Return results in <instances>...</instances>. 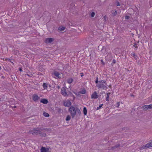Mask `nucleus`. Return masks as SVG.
Returning <instances> with one entry per match:
<instances>
[{
    "mask_svg": "<svg viewBox=\"0 0 152 152\" xmlns=\"http://www.w3.org/2000/svg\"><path fill=\"white\" fill-rule=\"evenodd\" d=\"M49 130V129L47 128H44L43 127L38 128L37 129H34L33 130L29 131L28 133L29 134H31L34 135H37L39 134L40 136L45 137L46 136V134L42 131L44 132L45 131H48Z\"/></svg>",
    "mask_w": 152,
    "mask_h": 152,
    "instance_id": "nucleus-1",
    "label": "nucleus"
},
{
    "mask_svg": "<svg viewBox=\"0 0 152 152\" xmlns=\"http://www.w3.org/2000/svg\"><path fill=\"white\" fill-rule=\"evenodd\" d=\"M69 112L71 115L72 118H73L76 114V113H78L79 115L81 114V112L80 109L77 108H76L73 106H71L69 108Z\"/></svg>",
    "mask_w": 152,
    "mask_h": 152,
    "instance_id": "nucleus-2",
    "label": "nucleus"
},
{
    "mask_svg": "<svg viewBox=\"0 0 152 152\" xmlns=\"http://www.w3.org/2000/svg\"><path fill=\"white\" fill-rule=\"evenodd\" d=\"M96 86L99 89H104L105 88L106 89L107 88V83L106 81L104 80L99 81V82L96 85Z\"/></svg>",
    "mask_w": 152,
    "mask_h": 152,
    "instance_id": "nucleus-3",
    "label": "nucleus"
},
{
    "mask_svg": "<svg viewBox=\"0 0 152 152\" xmlns=\"http://www.w3.org/2000/svg\"><path fill=\"white\" fill-rule=\"evenodd\" d=\"M102 47V49L101 50V51L102 52V53H103L104 54H107V52L106 51V48L105 46H102L101 45H100L98 46V50H99V48Z\"/></svg>",
    "mask_w": 152,
    "mask_h": 152,
    "instance_id": "nucleus-4",
    "label": "nucleus"
},
{
    "mask_svg": "<svg viewBox=\"0 0 152 152\" xmlns=\"http://www.w3.org/2000/svg\"><path fill=\"white\" fill-rule=\"evenodd\" d=\"M61 93L63 96H68L66 89L64 87H63L61 88Z\"/></svg>",
    "mask_w": 152,
    "mask_h": 152,
    "instance_id": "nucleus-5",
    "label": "nucleus"
},
{
    "mask_svg": "<svg viewBox=\"0 0 152 152\" xmlns=\"http://www.w3.org/2000/svg\"><path fill=\"white\" fill-rule=\"evenodd\" d=\"M71 104V103L70 101L67 100L64 102V105L66 107H69Z\"/></svg>",
    "mask_w": 152,
    "mask_h": 152,
    "instance_id": "nucleus-6",
    "label": "nucleus"
},
{
    "mask_svg": "<svg viewBox=\"0 0 152 152\" xmlns=\"http://www.w3.org/2000/svg\"><path fill=\"white\" fill-rule=\"evenodd\" d=\"M39 98V97L37 94H34L32 96V99L35 102L37 101Z\"/></svg>",
    "mask_w": 152,
    "mask_h": 152,
    "instance_id": "nucleus-7",
    "label": "nucleus"
},
{
    "mask_svg": "<svg viewBox=\"0 0 152 152\" xmlns=\"http://www.w3.org/2000/svg\"><path fill=\"white\" fill-rule=\"evenodd\" d=\"M54 40V39L52 38H47L45 39V42L46 43H50Z\"/></svg>",
    "mask_w": 152,
    "mask_h": 152,
    "instance_id": "nucleus-8",
    "label": "nucleus"
},
{
    "mask_svg": "<svg viewBox=\"0 0 152 152\" xmlns=\"http://www.w3.org/2000/svg\"><path fill=\"white\" fill-rule=\"evenodd\" d=\"M98 97L96 91H94L91 95V98L96 99Z\"/></svg>",
    "mask_w": 152,
    "mask_h": 152,
    "instance_id": "nucleus-9",
    "label": "nucleus"
},
{
    "mask_svg": "<svg viewBox=\"0 0 152 152\" xmlns=\"http://www.w3.org/2000/svg\"><path fill=\"white\" fill-rule=\"evenodd\" d=\"M145 146L146 149L152 147V142L148 143L145 145Z\"/></svg>",
    "mask_w": 152,
    "mask_h": 152,
    "instance_id": "nucleus-10",
    "label": "nucleus"
},
{
    "mask_svg": "<svg viewBox=\"0 0 152 152\" xmlns=\"http://www.w3.org/2000/svg\"><path fill=\"white\" fill-rule=\"evenodd\" d=\"M40 102L43 103L44 104H47L48 102V100L45 99H42Z\"/></svg>",
    "mask_w": 152,
    "mask_h": 152,
    "instance_id": "nucleus-11",
    "label": "nucleus"
},
{
    "mask_svg": "<svg viewBox=\"0 0 152 152\" xmlns=\"http://www.w3.org/2000/svg\"><path fill=\"white\" fill-rule=\"evenodd\" d=\"M48 149H46L45 147H42L41 149V152H47Z\"/></svg>",
    "mask_w": 152,
    "mask_h": 152,
    "instance_id": "nucleus-12",
    "label": "nucleus"
},
{
    "mask_svg": "<svg viewBox=\"0 0 152 152\" xmlns=\"http://www.w3.org/2000/svg\"><path fill=\"white\" fill-rule=\"evenodd\" d=\"M131 55L136 60H137L138 58V56L134 53H132L131 54Z\"/></svg>",
    "mask_w": 152,
    "mask_h": 152,
    "instance_id": "nucleus-13",
    "label": "nucleus"
},
{
    "mask_svg": "<svg viewBox=\"0 0 152 152\" xmlns=\"http://www.w3.org/2000/svg\"><path fill=\"white\" fill-rule=\"evenodd\" d=\"M120 144H118L115 146L112 147H111V149L114 150L116 148L120 147Z\"/></svg>",
    "mask_w": 152,
    "mask_h": 152,
    "instance_id": "nucleus-14",
    "label": "nucleus"
},
{
    "mask_svg": "<svg viewBox=\"0 0 152 152\" xmlns=\"http://www.w3.org/2000/svg\"><path fill=\"white\" fill-rule=\"evenodd\" d=\"M53 74L55 76H56L58 78H59V76L60 75L58 72L55 71L54 72Z\"/></svg>",
    "mask_w": 152,
    "mask_h": 152,
    "instance_id": "nucleus-15",
    "label": "nucleus"
},
{
    "mask_svg": "<svg viewBox=\"0 0 152 152\" xmlns=\"http://www.w3.org/2000/svg\"><path fill=\"white\" fill-rule=\"evenodd\" d=\"M65 29V27L63 26H60L58 28V30L61 31H63Z\"/></svg>",
    "mask_w": 152,
    "mask_h": 152,
    "instance_id": "nucleus-16",
    "label": "nucleus"
},
{
    "mask_svg": "<svg viewBox=\"0 0 152 152\" xmlns=\"http://www.w3.org/2000/svg\"><path fill=\"white\" fill-rule=\"evenodd\" d=\"M148 105H145L144 106H143L142 107V108L143 110H147L148 109Z\"/></svg>",
    "mask_w": 152,
    "mask_h": 152,
    "instance_id": "nucleus-17",
    "label": "nucleus"
},
{
    "mask_svg": "<svg viewBox=\"0 0 152 152\" xmlns=\"http://www.w3.org/2000/svg\"><path fill=\"white\" fill-rule=\"evenodd\" d=\"M83 113L85 115H86L87 114V110L86 107H85L83 108Z\"/></svg>",
    "mask_w": 152,
    "mask_h": 152,
    "instance_id": "nucleus-18",
    "label": "nucleus"
},
{
    "mask_svg": "<svg viewBox=\"0 0 152 152\" xmlns=\"http://www.w3.org/2000/svg\"><path fill=\"white\" fill-rule=\"evenodd\" d=\"M73 80L72 78H69L67 79V83L69 84H70L73 82Z\"/></svg>",
    "mask_w": 152,
    "mask_h": 152,
    "instance_id": "nucleus-19",
    "label": "nucleus"
},
{
    "mask_svg": "<svg viewBox=\"0 0 152 152\" xmlns=\"http://www.w3.org/2000/svg\"><path fill=\"white\" fill-rule=\"evenodd\" d=\"M80 93L84 94L86 93V90L85 89H83L80 92Z\"/></svg>",
    "mask_w": 152,
    "mask_h": 152,
    "instance_id": "nucleus-20",
    "label": "nucleus"
},
{
    "mask_svg": "<svg viewBox=\"0 0 152 152\" xmlns=\"http://www.w3.org/2000/svg\"><path fill=\"white\" fill-rule=\"evenodd\" d=\"M139 149L140 150H141L143 149H146L145 145H143L141 147H140L139 148Z\"/></svg>",
    "mask_w": 152,
    "mask_h": 152,
    "instance_id": "nucleus-21",
    "label": "nucleus"
},
{
    "mask_svg": "<svg viewBox=\"0 0 152 152\" xmlns=\"http://www.w3.org/2000/svg\"><path fill=\"white\" fill-rule=\"evenodd\" d=\"M43 115L45 117H48L49 116V115L48 113H46L44 112L43 113Z\"/></svg>",
    "mask_w": 152,
    "mask_h": 152,
    "instance_id": "nucleus-22",
    "label": "nucleus"
},
{
    "mask_svg": "<svg viewBox=\"0 0 152 152\" xmlns=\"http://www.w3.org/2000/svg\"><path fill=\"white\" fill-rule=\"evenodd\" d=\"M71 118V117L69 115H67L66 118V121H69Z\"/></svg>",
    "mask_w": 152,
    "mask_h": 152,
    "instance_id": "nucleus-23",
    "label": "nucleus"
},
{
    "mask_svg": "<svg viewBox=\"0 0 152 152\" xmlns=\"http://www.w3.org/2000/svg\"><path fill=\"white\" fill-rule=\"evenodd\" d=\"M112 14H113L114 15H116L117 13V12L116 10H114L112 11Z\"/></svg>",
    "mask_w": 152,
    "mask_h": 152,
    "instance_id": "nucleus-24",
    "label": "nucleus"
},
{
    "mask_svg": "<svg viewBox=\"0 0 152 152\" xmlns=\"http://www.w3.org/2000/svg\"><path fill=\"white\" fill-rule=\"evenodd\" d=\"M47 84L46 83H44L43 84V88H44L45 89H47Z\"/></svg>",
    "mask_w": 152,
    "mask_h": 152,
    "instance_id": "nucleus-25",
    "label": "nucleus"
},
{
    "mask_svg": "<svg viewBox=\"0 0 152 152\" xmlns=\"http://www.w3.org/2000/svg\"><path fill=\"white\" fill-rule=\"evenodd\" d=\"M148 109H150L152 108V104H151L149 105H148Z\"/></svg>",
    "mask_w": 152,
    "mask_h": 152,
    "instance_id": "nucleus-26",
    "label": "nucleus"
},
{
    "mask_svg": "<svg viewBox=\"0 0 152 152\" xmlns=\"http://www.w3.org/2000/svg\"><path fill=\"white\" fill-rule=\"evenodd\" d=\"M95 13L94 12H92L91 14V17H93L94 16Z\"/></svg>",
    "mask_w": 152,
    "mask_h": 152,
    "instance_id": "nucleus-27",
    "label": "nucleus"
},
{
    "mask_svg": "<svg viewBox=\"0 0 152 152\" xmlns=\"http://www.w3.org/2000/svg\"><path fill=\"white\" fill-rule=\"evenodd\" d=\"M103 105V104H100L98 107H97L96 108V110H99L102 107V106Z\"/></svg>",
    "mask_w": 152,
    "mask_h": 152,
    "instance_id": "nucleus-28",
    "label": "nucleus"
},
{
    "mask_svg": "<svg viewBox=\"0 0 152 152\" xmlns=\"http://www.w3.org/2000/svg\"><path fill=\"white\" fill-rule=\"evenodd\" d=\"M116 4L117 6H120L121 5L120 4L118 1H116Z\"/></svg>",
    "mask_w": 152,
    "mask_h": 152,
    "instance_id": "nucleus-29",
    "label": "nucleus"
},
{
    "mask_svg": "<svg viewBox=\"0 0 152 152\" xmlns=\"http://www.w3.org/2000/svg\"><path fill=\"white\" fill-rule=\"evenodd\" d=\"M14 52H15V53L17 55H18V54H19L18 51L17 50H15Z\"/></svg>",
    "mask_w": 152,
    "mask_h": 152,
    "instance_id": "nucleus-30",
    "label": "nucleus"
},
{
    "mask_svg": "<svg viewBox=\"0 0 152 152\" xmlns=\"http://www.w3.org/2000/svg\"><path fill=\"white\" fill-rule=\"evenodd\" d=\"M98 77H97L96 80L95 81L96 83L98 84V83L99 82V81L98 80Z\"/></svg>",
    "mask_w": 152,
    "mask_h": 152,
    "instance_id": "nucleus-31",
    "label": "nucleus"
},
{
    "mask_svg": "<svg viewBox=\"0 0 152 152\" xmlns=\"http://www.w3.org/2000/svg\"><path fill=\"white\" fill-rule=\"evenodd\" d=\"M109 96H108V95L107 96V97L106 98V100L107 101H109Z\"/></svg>",
    "mask_w": 152,
    "mask_h": 152,
    "instance_id": "nucleus-32",
    "label": "nucleus"
},
{
    "mask_svg": "<svg viewBox=\"0 0 152 152\" xmlns=\"http://www.w3.org/2000/svg\"><path fill=\"white\" fill-rule=\"evenodd\" d=\"M57 111L58 112L60 113L61 112V108H58L57 109Z\"/></svg>",
    "mask_w": 152,
    "mask_h": 152,
    "instance_id": "nucleus-33",
    "label": "nucleus"
},
{
    "mask_svg": "<svg viewBox=\"0 0 152 152\" xmlns=\"http://www.w3.org/2000/svg\"><path fill=\"white\" fill-rule=\"evenodd\" d=\"M125 18L126 19H129L130 18V17L129 16L126 15L125 16Z\"/></svg>",
    "mask_w": 152,
    "mask_h": 152,
    "instance_id": "nucleus-34",
    "label": "nucleus"
},
{
    "mask_svg": "<svg viewBox=\"0 0 152 152\" xmlns=\"http://www.w3.org/2000/svg\"><path fill=\"white\" fill-rule=\"evenodd\" d=\"M149 4L150 6L152 7V0H150L149 1Z\"/></svg>",
    "mask_w": 152,
    "mask_h": 152,
    "instance_id": "nucleus-35",
    "label": "nucleus"
},
{
    "mask_svg": "<svg viewBox=\"0 0 152 152\" xmlns=\"http://www.w3.org/2000/svg\"><path fill=\"white\" fill-rule=\"evenodd\" d=\"M136 45H137V44H136L135 43L134 44V45H133V46L134 47L136 48H138V46H137Z\"/></svg>",
    "mask_w": 152,
    "mask_h": 152,
    "instance_id": "nucleus-36",
    "label": "nucleus"
},
{
    "mask_svg": "<svg viewBox=\"0 0 152 152\" xmlns=\"http://www.w3.org/2000/svg\"><path fill=\"white\" fill-rule=\"evenodd\" d=\"M10 58H5V61L8 60L10 61Z\"/></svg>",
    "mask_w": 152,
    "mask_h": 152,
    "instance_id": "nucleus-37",
    "label": "nucleus"
},
{
    "mask_svg": "<svg viewBox=\"0 0 152 152\" xmlns=\"http://www.w3.org/2000/svg\"><path fill=\"white\" fill-rule=\"evenodd\" d=\"M110 93H107V96L108 95V96H109V95H110Z\"/></svg>",
    "mask_w": 152,
    "mask_h": 152,
    "instance_id": "nucleus-38",
    "label": "nucleus"
},
{
    "mask_svg": "<svg viewBox=\"0 0 152 152\" xmlns=\"http://www.w3.org/2000/svg\"><path fill=\"white\" fill-rule=\"evenodd\" d=\"M80 74L81 75V76L83 77V73H81Z\"/></svg>",
    "mask_w": 152,
    "mask_h": 152,
    "instance_id": "nucleus-39",
    "label": "nucleus"
},
{
    "mask_svg": "<svg viewBox=\"0 0 152 152\" xmlns=\"http://www.w3.org/2000/svg\"><path fill=\"white\" fill-rule=\"evenodd\" d=\"M10 62H11L12 63L13 62V61L12 60H10Z\"/></svg>",
    "mask_w": 152,
    "mask_h": 152,
    "instance_id": "nucleus-40",
    "label": "nucleus"
},
{
    "mask_svg": "<svg viewBox=\"0 0 152 152\" xmlns=\"http://www.w3.org/2000/svg\"><path fill=\"white\" fill-rule=\"evenodd\" d=\"M57 88L58 89H60V86H57Z\"/></svg>",
    "mask_w": 152,
    "mask_h": 152,
    "instance_id": "nucleus-41",
    "label": "nucleus"
},
{
    "mask_svg": "<svg viewBox=\"0 0 152 152\" xmlns=\"http://www.w3.org/2000/svg\"><path fill=\"white\" fill-rule=\"evenodd\" d=\"M115 60H113V63H115Z\"/></svg>",
    "mask_w": 152,
    "mask_h": 152,
    "instance_id": "nucleus-42",
    "label": "nucleus"
},
{
    "mask_svg": "<svg viewBox=\"0 0 152 152\" xmlns=\"http://www.w3.org/2000/svg\"><path fill=\"white\" fill-rule=\"evenodd\" d=\"M19 71H20L21 72L22 71V69L20 68H19Z\"/></svg>",
    "mask_w": 152,
    "mask_h": 152,
    "instance_id": "nucleus-43",
    "label": "nucleus"
},
{
    "mask_svg": "<svg viewBox=\"0 0 152 152\" xmlns=\"http://www.w3.org/2000/svg\"><path fill=\"white\" fill-rule=\"evenodd\" d=\"M13 107L14 108H15L16 107V106H14Z\"/></svg>",
    "mask_w": 152,
    "mask_h": 152,
    "instance_id": "nucleus-44",
    "label": "nucleus"
},
{
    "mask_svg": "<svg viewBox=\"0 0 152 152\" xmlns=\"http://www.w3.org/2000/svg\"><path fill=\"white\" fill-rule=\"evenodd\" d=\"M151 86L150 87H148V88H151Z\"/></svg>",
    "mask_w": 152,
    "mask_h": 152,
    "instance_id": "nucleus-45",
    "label": "nucleus"
},
{
    "mask_svg": "<svg viewBox=\"0 0 152 152\" xmlns=\"http://www.w3.org/2000/svg\"><path fill=\"white\" fill-rule=\"evenodd\" d=\"M151 86L150 87H148V88H151Z\"/></svg>",
    "mask_w": 152,
    "mask_h": 152,
    "instance_id": "nucleus-46",
    "label": "nucleus"
},
{
    "mask_svg": "<svg viewBox=\"0 0 152 152\" xmlns=\"http://www.w3.org/2000/svg\"><path fill=\"white\" fill-rule=\"evenodd\" d=\"M109 87H111V86H110V85L109 86Z\"/></svg>",
    "mask_w": 152,
    "mask_h": 152,
    "instance_id": "nucleus-47",
    "label": "nucleus"
},
{
    "mask_svg": "<svg viewBox=\"0 0 152 152\" xmlns=\"http://www.w3.org/2000/svg\"><path fill=\"white\" fill-rule=\"evenodd\" d=\"M118 105H119V103H118Z\"/></svg>",
    "mask_w": 152,
    "mask_h": 152,
    "instance_id": "nucleus-48",
    "label": "nucleus"
},
{
    "mask_svg": "<svg viewBox=\"0 0 152 152\" xmlns=\"http://www.w3.org/2000/svg\"><path fill=\"white\" fill-rule=\"evenodd\" d=\"M1 69V66H0V69Z\"/></svg>",
    "mask_w": 152,
    "mask_h": 152,
    "instance_id": "nucleus-49",
    "label": "nucleus"
},
{
    "mask_svg": "<svg viewBox=\"0 0 152 152\" xmlns=\"http://www.w3.org/2000/svg\"><path fill=\"white\" fill-rule=\"evenodd\" d=\"M27 75L29 76V75L28 74H27Z\"/></svg>",
    "mask_w": 152,
    "mask_h": 152,
    "instance_id": "nucleus-50",
    "label": "nucleus"
}]
</instances>
